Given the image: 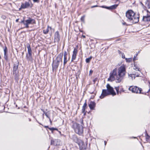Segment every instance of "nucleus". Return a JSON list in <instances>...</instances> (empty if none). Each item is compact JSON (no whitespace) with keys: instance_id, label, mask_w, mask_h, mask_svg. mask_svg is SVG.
I'll return each instance as SVG.
<instances>
[{"instance_id":"1","label":"nucleus","mask_w":150,"mask_h":150,"mask_svg":"<svg viewBox=\"0 0 150 150\" xmlns=\"http://www.w3.org/2000/svg\"><path fill=\"white\" fill-rule=\"evenodd\" d=\"M126 73L125 67L124 65L122 64L118 68V74H117V68H115L110 72L108 81H112L115 79L116 82L119 83L125 76Z\"/></svg>"},{"instance_id":"2","label":"nucleus","mask_w":150,"mask_h":150,"mask_svg":"<svg viewBox=\"0 0 150 150\" xmlns=\"http://www.w3.org/2000/svg\"><path fill=\"white\" fill-rule=\"evenodd\" d=\"M127 21L130 23L129 25L137 23L139 21V15L135 14L132 10H129L126 13Z\"/></svg>"},{"instance_id":"3","label":"nucleus","mask_w":150,"mask_h":150,"mask_svg":"<svg viewBox=\"0 0 150 150\" xmlns=\"http://www.w3.org/2000/svg\"><path fill=\"white\" fill-rule=\"evenodd\" d=\"M107 89H103L102 93L100 98L102 99L106 96L108 95H111L113 96L116 95V93L114 90L113 88L110 85L108 84L106 86Z\"/></svg>"},{"instance_id":"4","label":"nucleus","mask_w":150,"mask_h":150,"mask_svg":"<svg viewBox=\"0 0 150 150\" xmlns=\"http://www.w3.org/2000/svg\"><path fill=\"white\" fill-rule=\"evenodd\" d=\"M80 123L82 124L80 125L76 123H74L72 126V128L74 129L75 132L79 134H81L83 132V126L84 124L83 123V120L82 119L80 120Z\"/></svg>"},{"instance_id":"5","label":"nucleus","mask_w":150,"mask_h":150,"mask_svg":"<svg viewBox=\"0 0 150 150\" xmlns=\"http://www.w3.org/2000/svg\"><path fill=\"white\" fill-rule=\"evenodd\" d=\"M21 23H23L25 25L24 28H28L29 27V24L35 23V22L34 19L30 18L28 20L22 21Z\"/></svg>"},{"instance_id":"6","label":"nucleus","mask_w":150,"mask_h":150,"mask_svg":"<svg viewBox=\"0 0 150 150\" xmlns=\"http://www.w3.org/2000/svg\"><path fill=\"white\" fill-rule=\"evenodd\" d=\"M129 90L130 91H131L133 93H142V88H138L137 86H131L129 88Z\"/></svg>"},{"instance_id":"7","label":"nucleus","mask_w":150,"mask_h":150,"mask_svg":"<svg viewBox=\"0 0 150 150\" xmlns=\"http://www.w3.org/2000/svg\"><path fill=\"white\" fill-rule=\"evenodd\" d=\"M63 57V65L64 67L67 62L69 60L70 57L68 55L66 51L64 52Z\"/></svg>"},{"instance_id":"8","label":"nucleus","mask_w":150,"mask_h":150,"mask_svg":"<svg viewBox=\"0 0 150 150\" xmlns=\"http://www.w3.org/2000/svg\"><path fill=\"white\" fill-rule=\"evenodd\" d=\"M18 68V64H14L13 67V74L15 75L16 77H18V71L17 70Z\"/></svg>"},{"instance_id":"9","label":"nucleus","mask_w":150,"mask_h":150,"mask_svg":"<svg viewBox=\"0 0 150 150\" xmlns=\"http://www.w3.org/2000/svg\"><path fill=\"white\" fill-rule=\"evenodd\" d=\"M78 144L79 146L80 149L81 150H84L86 149L87 144L85 145L82 141L80 140L79 141Z\"/></svg>"},{"instance_id":"10","label":"nucleus","mask_w":150,"mask_h":150,"mask_svg":"<svg viewBox=\"0 0 150 150\" xmlns=\"http://www.w3.org/2000/svg\"><path fill=\"white\" fill-rule=\"evenodd\" d=\"M63 56V53H60L56 57L55 60L59 64L60 62H61V65L62 64V58Z\"/></svg>"},{"instance_id":"11","label":"nucleus","mask_w":150,"mask_h":150,"mask_svg":"<svg viewBox=\"0 0 150 150\" xmlns=\"http://www.w3.org/2000/svg\"><path fill=\"white\" fill-rule=\"evenodd\" d=\"M54 42H58L60 39V36L59 32L57 31L55 32L54 35Z\"/></svg>"},{"instance_id":"12","label":"nucleus","mask_w":150,"mask_h":150,"mask_svg":"<svg viewBox=\"0 0 150 150\" xmlns=\"http://www.w3.org/2000/svg\"><path fill=\"white\" fill-rule=\"evenodd\" d=\"M78 50L77 49H74L73 51V54L72 55L71 61L73 62L74 60L76 58V56L77 54Z\"/></svg>"},{"instance_id":"13","label":"nucleus","mask_w":150,"mask_h":150,"mask_svg":"<svg viewBox=\"0 0 150 150\" xmlns=\"http://www.w3.org/2000/svg\"><path fill=\"white\" fill-rule=\"evenodd\" d=\"M59 64L55 60H54L52 65V70L54 69L56 70L59 65Z\"/></svg>"},{"instance_id":"14","label":"nucleus","mask_w":150,"mask_h":150,"mask_svg":"<svg viewBox=\"0 0 150 150\" xmlns=\"http://www.w3.org/2000/svg\"><path fill=\"white\" fill-rule=\"evenodd\" d=\"M30 6V4L28 2H26L25 3H22L21 8L24 9L28 8Z\"/></svg>"},{"instance_id":"15","label":"nucleus","mask_w":150,"mask_h":150,"mask_svg":"<svg viewBox=\"0 0 150 150\" xmlns=\"http://www.w3.org/2000/svg\"><path fill=\"white\" fill-rule=\"evenodd\" d=\"M142 21L145 22H148L150 21V16L147 15L144 16L142 18Z\"/></svg>"},{"instance_id":"16","label":"nucleus","mask_w":150,"mask_h":150,"mask_svg":"<svg viewBox=\"0 0 150 150\" xmlns=\"http://www.w3.org/2000/svg\"><path fill=\"white\" fill-rule=\"evenodd\" d=\"M26 59L28 62H32L33 58L32 57V54H26Z\"/></svg>"},{"instance_id":"17","label":"nucleus","mask_w":150,"mask_h":150,"mask_svg":"<svg viewBox=\"0 0 150 150\" xmlns=\"http://www.w3.org/2000/svg\"><path fill=\"white\" fill-rule=\"evenodd\" d=\"M89 106L91 110H94L95 107L96 106V103L93 101H91L90 103L89 104Z\"/></svg>"},{"instance_id":"18","label":"nucleus","mask_w":150,"mask_h":150,"mask_svg":"<svg viewBox=\"0 0 150 150\" xmlns=\"http://www.w3.org/2000/svg\"><path fill=\"white\" fill-rule=\"evenodd\" d=\"M27 47L28 48V53L26 54H32V51L30 47V45L29 44H28L27 45Z\"/></svg>"},{"instance_id":"19","label":"nucleus","mask_w":150,"mask_h":150,"mask_svg":"<svg viewBox=\"0 0 150 150\" xmlns=\"http://www.w3.org/2000/svg\"><path fill=\"white\" fill-rule=\"evenodd\" d=\"M49 29H51L52 28L51 27H50L49 25L47 26V28L43 30V33L44 34H46L48 33L49 31Z\"/></svg>"},{"instance_id":"20","label":"nucleus","mask_w":150,"mask_h":150,"mask_svg":"<svg viewBox=\"0 0 150 150\" xmlns=\"http://www.w3.org/2000/svg\"><path fill=\"white\" fill-rule=\"evenodd\" d=\"M87 104L86 102L83 104V106L82 107V112L83 113H84V114H85L86 113L85 112L86 107H87Z\"/></svg>"},{"instance_id":"21","label":"nucleus","mask_w":150,"mask_h":150,"mask_svg":"<svg viewBox=\"0 0 150 150\" xmlns=\"http://www.w3.org/2000/svg\"><path fill=\"white\" fill-rule=\"evenodd\" d=\"M118 6L117 4H115L110 6L107 7L106 8L109 9H112L115 8Z\"/></svg>"},{"instance_id":"22","label":"nucleus","mask_w":150,"mask_h":150,"mask_svg":"<svg viewBox=\"0 0 150 150\" xmlns=\"http://www.w3.org/2000/svg\"><path fill=\"white\" fill-rule=\"evenodd\" d=\"M146 6L148 8H150V0H146Z\"/></svg>"},{"instance_id":"23","label":"nucleus","mask_w":150,"mask_h":150,"mask_svg":"<svg viewBox=\"0 0 150 150\" xmlns=\"http://www.w3.org/2000/svg\"><path fill=\"white\" fill-rule=\"evenodd\" d=\"M134 69L136 70L140 71L141 70L139 68V67L137 64H134Z\"/></svg>"},{"instance_id":"24","label":"nucleus","mask_w":150,"mask_h":150,"mask_svg":"<svg viewBox=\"0 0 150 150\" xmlns=\"http://www.w3.org/2000/svg\"><path fill=\"white\" fill-rule=\"evenodd\" d=\"M92 58V57L91 56L88 58H86V62L87 63H89L91 59Z\"/></svg>"},{"instance_id":"25","label":"nucleus","mask_w":150,"mask_h":150,"mask_svg":"<svg viewBox=\"0 0 150 150\" xmlns=\"http://www.w3.org/2000/svg\"><path fill=\"white\" fill-rule=\"evenodd\" d=\"M146 141L148 142H150V136L147 135L146 137Z\"/></svg>"},{"instance_id":"26","label":"nucleus","mask_w":150,"mask_h":150,"mask_svg":"<svg viewBox=\"0 0 150 150\" xmlns=\"http://www.w3.org/2000/svg\"><path fill=\"white\" fill-rule=\"evenodd\" d=\"M125 59L126 60V62H130L132 60V59L131 58H126Z\"/></svg>"},{"instance_id":"27","label":"nucleus","mask_w":150,"mask_h":150,"mask_svg":"<svg viewBox=\"0 0 150 150\" xmlns=\"http://www.w3.org/2000/svg\"><path fill=\"white\" fill-rule=\"evenodd\" d=\"M7 51V49L6 47H5V48L4 49V54H6V53Z\"/></svg>"},{"instance_id":"28","label":"nucleus","mask_w":150,"mask_h":150,"mask_svg":"<svg viewBox=\"0 0 150 150\" xmlns=\"http://www.w3.org/2000/svg\"><path fill=\"white\" fill-rule=\"evenodd\" d=\"M49 129L51 130L52 131H53L54 130H58V129H57V128H53V127H52V128H49Z\"/></svg>"},{"instance_id":"29","label":"nucleus","mask_w":150,"mask_h":150,"mask_svg":"<svg viewBox=\"0 0 150 150\" xmlns=\"http://www.w3.org/2000/svg\"><path fill=\"white\" fill-rule=\"evenodd\" d=\"M85 17V16H83L81 17V19L82 21L83 22H84Z\"/></svg>"},{"instance_id":"30","label":"nucleus","mask_w":150,"mask_h":150,"mask_svg":"<svg viewBox=\"0 0 150 150\" xmlns=\"http://www.w3.org/2000/svg\"><path fill=\"white\" fill-rule=\"evenodd\" d=\"M135 75L134 74H131L130 75V77H131V79H133V78L134 79L135 78Z\"/></svg>"},{"instance_id":"31","label":"nucleus","mask_w":150,"mask_h":150,"mask_svg":"<svg viewBox=\"0 0 150 150\" xmlns=\"http://www.w3.org/2000/svg\"><path fill=\"white\" fill-rule=\"evenodd\" d=\"M115 89L117 91V94H118L119 91V87H116Z\"/></svg>"},{"instance_id":"32","label":"nucleus","mask_w":150,"mask_h":150,"mask_svg":"<svg viewBox=\"0 0 150 150\" xmlns=\"http://www.w3.org/2000/svg\"><path fill=\"white\" fill-rule=\"evenodd\" d=\"M4 58L5 59H6V60H7V59H8V57H7L6 54H4Z\"/></svg>"},{"instance_id":"33","label":"nucleus","mask_w":150,"mask_h":150,"mask_svg":"<svg viewBox=\"0 0 150 150\" xmlns=\"http://www.w3.org/2000/svg\"><path fill=\"white\" fill-rule=\"evenodd\" d=\"M122 57L123 59L126 58L125 57V56L124 54L123 53H122Z\"/></svg>"},{"instance_id":"34","label":"nucleus","mask_w":150,"mask_h":150,"mask_svg":"<svg viewBox=\"0 0 150 150\" xmlns=\"http://www.w3.org/2000/svg\"><path fill=\"white\" fill-rule=\"evenodd\" d=\"M93 72V71H92L91 70H90L89 71V75H91L92 74Z\"/></svg>"},{"instance_id":"35","label":"nucleus","mask_w":150,"mask_h":150,"mask_svg":"<svg viewBox=\"0 0 150 150\" xmlns=\"http://www.w3.org/2000/svg\"><path fill=\"white\" fill-rule=\"evenodd\" d=\"M33 1L34 2H38L39 0H33Z\"/></svg>"},{"instance_id":"36","label":"nucleus","mask_w":150,"mask_h":150,"mask_svg":"<svg viewBox=\"0 0 150 150\" xmlns=\"http://www.w3.org/2000/svg\"><path fill=\"white\" fill-rule=\"evenodd\" d=\"M54 141L53 140H52L51 141V144H54Z\"/></svg>"},{"instance_id":"37","label":"nucleus","mask_w":150,"mask_h":150,"mask_svg":"<svg viewBox=\"0 0 150 150\" xmlns=\"http://www.w3.org/2000/svg\"><path fill=\"white\" fill-rule=\"evenodd\" d=\"M45 115L49 119H50V117L48 116V115L47 114V113H45Z\"/></svg>"},{"instance_id":"38","label":"nucleus","mask_w":150,"mask_h":150,"mask_svg":"<svg viewBox=\"0 0 150 150\" xmlns=\"http://www.w3.org/2000/svg\"><path fill=\"white\" fill-rule=\"evenodd\" d=\"M122 24L123 25H127V24L125 22H124L123 23H122Z\"/></svg>"},{"instance_id":"39","label":"nucleus","mask_w":150,"mask_h":150,"mask_svg":"<svg viewBox=\"0 0 150 150\" xmlns=\"http://www.w3.org/2000/svg\"><path fill=\"white\" fill-rule=\"evenodd\" d=\"M118 52L119 54H120L121 53L122 54L121 52L119 50H118Z\"/></svg>"},{"instance_id":"40","label":"nucleus","mask_w":150,"mask_h":150,"mask_svg":"<svg viewBox=\"0 0 150 150\" xmlns=\"http://www.w3.org/2000/svg\"><path fill=\"white\" fill-rule=\"evenodd\" d=\"M19 20V19H17L16 20V22H18Z\"/></svg>"},{"instance_id":"41","label":"nucleus","mask_w":150,"mask_h":150,"mask_svg":"<svg viewBox=\"0 0 150 150\" xmlns=\"http://www.w3.org/2000/svg\"><path fill=\"white\" fill-rule=\"evenodd\" d=\"M104 143H105V145H106V144L107 142L105 141H104Z\"/></svg>"},{"instance_id":"42","label":"nucleus","mask_w":150,"mask_h":150,"mask_svg":"<svg viewBox=\"0 0 150 150\" xmlns=\"http://www.w3.org/2000/svg\"><path fill=\"white\" fill-rule=\"evenodd\" d=\"M133 60L134 61L135 60V57H134L133 59Z\"/></svg>"},{"instance_id":"43","label":"nucleus","mask_w":150,"mask_h":150,"mask_svg":"<svg viewBox=\"0 0 150 150\" xmlns=\"http://www.w3.org/2000/svg\"><path fill=\"white\" fill-rule=\"evenodd\" d=\"M49 119V120H50V123H52V121H51L50 117V119Z\"/></svg>"},{"instance_id":"44","label":"nucleus","mask_w":150,"mask_h":150,"mask_svg":"<svg viewBox=\"0 0 150 150\" xmlns=\"http://www.w3.org/2000/svg\"><path fill=\"white\" fill-rule=\"evenodd\" d=\"M96 6H93L92 7V8L94 7H96Z\"/></svg>"},{"instance_id":"45","label":"nucleus","mask_w":150,"mask_h":150,"mask_svg":"<svg viewBox=\"0 0 150 150\" xmlns=\"http://www.w3.org/2000/svg\"><path fill=\"white\" fill-rule=\"evenodd\" d=\"M41 110L43 112H45V111H44V110L43 109H41Z\"/></svg>"},{"instance_id":"46","label":"nucleus","mask_w":150,"mask_h":150,"mask_svg":"<svg viewBox=\"0 0 150 150\" xmlns=\"http://www.w3.org/2000/svg\"><path fill=\"white\" fill-rule=\"evenodd\" d=\"M41 110L43 112H45V111H44V110L43 109H41Z\"/></svg>"},{"instance_id":"47","label":"nucleus","mask_w":150,"mask_h":150,"mask_svg":"<svg viewBox=\"0 0 150 150\" xmlns=\"http://www.w3.org/2000/svg\"><path fill=\"white\" fill-rule=\"evenodd\" d=\"M41 110L43 112H45V111H44V110L43 109H41Z\"/></svg>"},{"instance_id":"48","label":"nucleus","mask_w":150,"mask_h":150,"mask_svg":"<svg viewBox=\"0 0 150 150\" xmlns=\"http://www.w3.org/2000/svg\"><path fill=\"white\" fill-rule=\"evenodd\" d=\"M82 37H83V38H85V36H84V35H82Z\"/></svg>"},{"instance_id":"49","label":"nucleus","mask_w":150,"mask_h":150,"mask_svg":"<svg viewBox=\"0 0 150 150\" xmlns=\"http://www.w3.org/2000/svg\"><path fill=\"white\" fill-rule=\"evenodd\" d=\"M45 127H48V126H45Z\"/></svg>"},{"instance_id":"50","label":"nucleus","mask_w":150,"mask_h":150,"mask_svg":"<svg viewBox=\"0 0 150 150\" xmlns=\"http://www.w3.org/2000/svg\"><path fill=\"white\" fill-rule=\"evenodd\" d=\"M45 113H47L46 112H43L44 114H45Z\"/></svg>"},{"instance_id":"51","label":"nucleus","mask_w":150,"mask_h":150,"mask_svg":"<svg viewBox=\"0 0 150 150\" xmlns=\"http://www.w3.org/2000/svg\"><path fill=\"white\" fill-rule=\"evenodd\" d=\"M137 76H139V75H137Z\"/></svg>"},{"instance_id":"52","label":"nucleus","mask_w":150,"mask_h":150,"mask_svg":"<svg viewBox=\"0 0 150 150\" xmlns=\"http://www.w3.org/2000/svg\"><path fill=\"white\" fill-rule=\"evenodd\" d=\"M147 11L148 12H149V11L148 10Z\"/></svg>"},{"instance_id":"53","label":"nucleus","mask_w":150,"mask_h":150,"mask_svg":"<svg viewBox=\"0 0 150 150\" xmlns=\"http://www.w3.org/2000/svg\"><path fill=\"white\" fill-rule=\"evenodd\" d=\"M149 13H150V12Z\"/></svg>"}]
</instances>
